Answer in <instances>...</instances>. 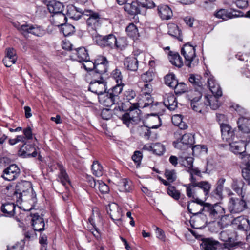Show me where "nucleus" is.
<instances>
[{"instance_id":"obj_37","label":"nucleus","mask_w":250,"mask_h":250,"mask_svg":"<svg viewBox=\"0 0 250 250\" xmlns=\"http://www.w3.org/2000/svg\"><path fill=\"white\" fill-rule=\"evenodd\" d=\"M164 104L170 110H174L177 107V101L173 94L167 95L163 102Z\"/></svg>"},{"instance_id":"obj_15","label":"nucleus","mask_w":250,"mask_h":250,"mask_svg":"<svg viewBox=\"0 0 250 250\" xmlns=\"http://www.w3.org/2000/svg\"><path fill=\"white\" fill-rule=\"evenodd\" d=\"M21 173V170L16 164H11L5 168L1 177L7 181H13L17 179Z\"/></svg>"},{"instance_id":"obj_32","label":"nucleus","mask_w":250,"mask_h":250,"mask_svg":"<svg viewBox=\"0 0 250 250\" xmlns=\"http://www.w3.org/2000/svg\"><path fill=\"white\" fill-rule=\"evenodd\" d=\"M83 13L84 10L73 5H68L67 6V16L72 19L79 20L82 16H84Z\"/></svg>"},{"instance_id":"obj_5","label":"nucleus","mask_w":250,"mask_h":250,"mask_svg":"<svg viewBox=\"0 0 250 250\" xmlns=\"http://www.w3.org/2000/svg\"><path fill=\"white\" fill-rule=\"evenodd\" d=\"M181 54L185 58V63L187 67H192L197 63V62L195 61V47L189 43L185 44L182 48Z\"/></svg>"},{"instance_id":"obj_35","label":"nucleus","mask_w":250,"mask_h":250,"mask_svg":"<svg viewBox=\"0 0 250 250\" xmlns=\"http://www.w3.org/2000/svg\"><path fill=\"white\" fill-rule=\"evenodd\" d=\"M220 96H216L212 95L205 96V104L209 106L213 110L217 109L220 106V103L218 101V98Z\"/></svg>"},{"instance_id":"obj_33","label":"nucleus","mask_w":250,"mask_h":250,"mask_svg":"<svg viewBox=\"0 0 250 250\" xmlns=\"http://www.w3.org/2000/svg\"><path fill=\"white\" fill-rule=\"evenodd\" d=\"M90 186L95 188H98L102 194H107L109 192V187L102 181H96L93 178L89 180Z\"/></svg>"},{"instance_id":"obj_34","label":"nucleus","mask_w":250,"mask_h":250,"mask_svg":"<svg viewBox=\"0 0 250 250\" xmlns=\"http://www.w3.org/2000/svg\"><path fill=\"white\" fill-rule=\"evenodd\" d=\"M208 86L212 95L221 96L222 92L219 85L215 82L213 77H209L208 78Z\"/></svg>"},{"instance_id":"obj_62","label":"nucleus","mask_w":250,"mask_h":250,"mask_svg":"<svg viewBox=\"0 0 250 250\" xmlns=\"http://www.w3.org/2000/svg\"><path fill=\"white\" fill-rule=\"evenodd\" d=\"M136 93L135 91L132 89H128L127 91H126V104H128L130 102H137L135 99Z\"/></svg>"},{"instance_id":"obj_58","label":"nucleus","mask_w":250,"mask_h":250,"mask_svg":"<svg viewBox=\"0 0 250 250\" xmlns=\"http://www.w3.org/2000/svg\"><path fill=\"white\" fill-rule=\"evenodd\" d=\"M62 26V31L65 36H69L74 31V27L71 24L60 23Z\"/></svg>"},{"instance_id":"obj_40","label":"nucleus","mask_w":250,"mask_h":250,"mask_svg":"<svg viewBox=\"0 0 250 250\" xmlns=\"http://www.w3.org/2000/svg\"><path fill=\"white\" fill-rule=\"evenodd\" d=\"M73 53L77 56V60L81 62L89 59L87 50L83 47L75 48Z\"/></svg>"},{"instance_id":"obj_44","label":"nucleus","mask_w":250,"mask_h":250,"mask_svg":"<svg viewBox=\"0 0 250 250\" xmlns=\"http://www.w3.org/2000/svg\"><path fill=\"white\" fill-rule=\"evenodd\" d=\"M168 34L172 37L182 40L181 31L178 26L175 24H171L168 26Z\"/></svg>"},{"instance_id":"obj_11","label":"nucleus","mask_w":250,"mask_h":250,"mask_svg":"<svg viewBox=\"0 0 250 250\" xmlns=\"http://www.w3.org/2000/svg\"><path fill=\"white\" fill-rule=\"evenodd\" d=\"M246 198H231L229 204V208L231 213H237L243 211L246 208Z\"/></svg>"},{"instance_id":"obj_22","label":"nucleus","mask_w":250,"mask_h":250,"mask_svg":"<svg viewBox=\"0 0 250 250\" xmlns=\"http://www.w3.org/2000/svg\"><path fill=\"white\" fill-rule=\"evenodd\" d=\"M23 135H19L16 138L9 139V143L11 145H14L20 142L25 143H27V140L31 139L33 137L32 129L29 126L23 129Z\"/></svg>"},{"instance_id":"obj_57","label":"nucleus","mask_w":250,"mask_h":250,"mask_svg":"<svg viewBox=\"0 0 250 250\" xmlns=\"http://www.w3.org/2000/svg\"><path fill=\"white\" fill-rule=\"evenodd\" d=\"M225 181L226 179L225 178H220L217 182V186L214 192L219 197L222 196L224 184Z\"/></svg>"},{"instance_id":"obj_7","label":"nucleus","mask_w":250,"mask_h":250,"mask_svg":"<svg viewBox=\"0 0 250 250\" xmlns=\"http://www.w3.org/2000/svg\"><path fill=\"white\" fill-rule=\"evenodd\" d=\"M239 130L237 134L242 135V138H245V141L250 140V118L246 116L240 117L238 121Z\"/></svg>"},{"instance_id":"obj_55","label":"nucleus","mask_w":250,"mask_h":250,"mask_svg":"<svg viewBox=\"0 0 250 250\" xmlns=\"http://www.w3.org/2000/svg\"><path fill=\"white\" fill-rule=\"evenodd\" d=\"M139 132L141 136L147 140L149 139L151 133L150 128L146 126H141L140 127Z\"/></svg>"},{"instance_id":"obj_10","label":"nucleus","mask_w":250,"mask_h":250,"mask_svg":"<svg viewBox=\"0 0 250 250\" xmlns=\"http://www.w3.org/2000/svg\"><path fill=\"white\" fill-rule=\"evenodd\" d=\"M205 212H207L213 219L219 218L225 213L224 208L218 204H211L208 203H205Z\"/></svg>"},{"instance_id":"obj_46","label":"nucleus","mask_w":250,"mask_h":250,"mask_svg":"<svg viewBox=\"0 0 250 250\" xmlns=\"http://www.w3.org/2000/svg\"><path fill=\"white\" fill-rule=\"evenodd\" d=\"M147 149L158 155H163L165 150L164 146L160 143L152 144Z\"/></svg>"},{"instance_id":"obj_63","label":"nucleus","mask_w":250,"mask_h":250,"mask_svg":"<svg viewBox=\"0 0 250 250\" xmlns=\"http://www.w3.org/2000/svg\"><path fill=\"white\" fill-rule=\"evenodd\" d=\"M154 73L152 71H147L141 75L142 80L145 82H150L153 79Z\"/></svg>"},{"instance_id":"obj_54","label":"nucleus","mask_w":250,"mask_h":250,"mask_svg":"<svg viewBox=\"0 0 250 250\" xmlns=\"http://www.w3.org/2000/svg\"><path fill=\"white\" fill-rule=\"evenodd\" d=\"M173 88L176 94H182L188 90V87L187 85L184 83H178L177 80L176 84H175Z\"/></svg>"},{"instance_id":"obj_8","label":"nucleus","mask_w":250,"mask_h":250,"mask_svg":"<svg viewBox=\"0 0 250 250\" xmlns=\"http://www.w3.org/2000/svg\"><path fill=\"white\" fill-rule=\"evenodd\" d=\"M191 198L192 200L189 202L188 205L189 212L192 215H194L201 214L203 211L205 212L206 203L198 197H195Z\"/></svg>"},{"instance_id":"obj_31","label":"nucleus","mask_w":250,"mask_h":250,"mask_svg":"<svg viewBox=\"0 0 250 250\" xmlns=\"http://www.w3.org/2000/svg\"><path fill=\"white\" fill-rule=\"evenodd\" d=\"M219 245L218 241L208 238L202 239L200 245L202 250H216Z\"/></svg>"},{"instance_id":"obj_6","label":"nucleus","mask_w":250,"mask_h":250,"mask_svg":"<svg viewBox=\"0 0 250 250\" xmlns=\"http://www.w3.org/2000/svg\"><path fill=\"white\" fill-rule=\"evenodd\" d=\"M32 183L27 181L21 180L18 182L15 186L14 195L16 196L17 200H22V197L26 195V193L30 191L32 192V196L34 197V194L32 189Z\"/></svg>"},{"instance_id":"obj_49","label":"nucleus","mask_w":250,"mask_h":250,"mask_svg":"<svg viewBox=\"0 0 250 250\" xmlns=\"http://www.w3.org/2000/svg\"><path fill=\"white\" fill-rule=\"evenodd\" d=\"M93 174L96 177H100L103 174V167L97 161L93 162L91 166Z\"/></svg>"},{"instance_id":"obj_50","label":"nucleus","mask_w":250,"mask_h":250,"mask_svg":"<svg viewBox=\"0 0 250 250\" xmlns=\"http://www.w3.org/2000/svg\"><path fill=\"white\" fill-rule=\"evenodd\" d=\"M126 32L128 36L131 38H137L138 35V29L134 24L131 23L126 27Z\"/></svg>"},{"instance_id":"obj_56","label":"nucleus","mask_w":250,"mask_h":250,"mask_svg":"<svg viewBox=\"0 0 250 250\" xmlns=\"http://www.w3.org/2000/svg\"><path fill=\"white\" fill-rule=\"evenodd\" d=\"M164 79L166 84L171 88H173L177 80L175 79V75L173 74L167 75L165 77Z\"/></svg>"},{"instance_id":"obj_53","label":"nucleus","mask_w":250,"mask_h":250,"mask_svg":"<svg viewBox=\"0 0 250 250\" xmlns=\"http://www.w3.org/2000/svg\"><path fill=\"white\" fill-rule=\"evenodd\" d=\"M191 146L192 154L194 156H197L203 152H207V147L205 145H197Z\"/></svg>"},{"instance_id":"obj_38","label":"nucleus","mask_w":250,"mask_h":250,"mask_svg":"<svg viewBox=\"0 0 250 250\" xmlns=\"http://www.w3.org/2000/svg\"><path fill=\"white\" fill-rule=\"evenodd\" d=\"M168 57L170 62L173 65L179 68L183 66L182 59L178 52L170 51L168 54Z\"/></svg>"},{"instance_id":"obj_13","label":"nucleus","mask_w":250,"mask_h":250,"mask_svg":"<svg viewBox=\"0 0 250 250\" xmlns=\"http://www.w3.org/2000/svg\"><path fill=\"white\" fill-rule=\"evenodd\" d=\"M242 135L237 134L236 139L231 142L229 144L231 150L235 154H241L245 151L247 143L250 141H245Z\"/></svg>"},{"instance_id":"obj_61","label":"nucleus","mask_w":250,"mask_h":250,"mask_svg":"<svg viewBox=\"0 0 250 250\" xmlns=\"http://www.w3.org/2000/svg\"><path fill=\"white\" fill-rule=\"evenodd\" d=\"M131 158L132 160L136 164L137 167H138L140 166L142 159L143 158V154L142 152L138 150L135 151Z\"/></svg>"},{"instance_id":"obj_9","label":"nucleus","mask_w":250,"mask_h":250,"mask_svg":"<svg viewBox=\"0 0 250 250\" xmlns=\"http://www.w3.org/2000/svg\"><path fill=\"white\" fill-rule=\"evenodd\" d=\"M88 221L94 228V229L91 231V233L97 239H99L101 237V234L98 230L97 225L102 224V221L98 208H95L92 209V214Z\"/></svg>"},{"instance_id":"obj_60","label":"nucleus","mask_w":250,"mask_h":250,"mask_svg":"<svg viewBox=\"0 0 250 250\" xmlns=\"http://www.w3.org/2000/svg\"><path fill=\"white\" fill-rule=\"evenodd\" d=\"M165 176L167 180L171 183L175 181L177 178L176 173L174 170H166Z\"/></svg>"},{"instance_id":"obj_41","label":"nucleus","mask_w":250,"mask_h":250,"mask_svg":"<svg viewBox=\"0 0 250 250\" xmlns=\"http://www.w3.org/2000/svg\"><path fill=\"white\" fill-rule=\"evenodd\" d=\"M244 183L242 180H238L237 179H233V183L232 184V188L238 195L241 197L244 198L245 196V192L244 191L243 187Z\"/></svg>"},{"instance_id":"obj_2","label":"nucleus","mask_w":250,"mask_h":250,"mask_svg":"<svg viewBox=\"0 0 250 250\" xmlns=\"http://www.w3.org/2000/svg\"><path fill=\"white\" fill-rule=\"evenodd\" d=\"M124 84L122 83H117V84L114 86L111 89H109L110 94L115 99L117 98L116 104L117 106L114 108L115 114L120 119H121L123 124H125V99L124 95L121 97L119 96L122 91Z\"/></svg>"},{"instance_id":"obj_39","label":"nucleus","mask_w":250,"mask_h":250,"mask_svg":"<svg viewBox=\"0 0 250 250\" xmlns=\"http://www.w3.org/2000/svg\"><path fill=\"white\" fill-rule=\"evenodd\" d=\"M199 95L198 97L194 98L191 100V106L194 111L201 113L206 108L207 105L205 104V100L204 104L199 103L201 97L200 93H199Z\"/></svg>"},{"instance_id":"obj_23","label":"nucleus","mask_w":250,"mask_h":250,"mask_svg":"<svg viewBox=\"0 0 250 250\" xmlns=\"http://www.w3.org/2000/svg\"><path fill=\"white\" fill-rule=\"evenodd\" d=\"M106 82L104 80L100 81H91L90 83L88 90L93 93L98 95L104 93L106 92Z\"/></svg>"},{"instance_id":"obj_27","label":"nucleus","mask_w":250,"mask_h":250,"mask_svg":"<svg viewBox=\"0 0 250 250\" xmlns=\"http://www.w3.org/2000/svg\"><path fill=\"white\" fill-rule=\"evenodd\" d=\"M129 2H131V3L127 2L126 4V5L127 4L126 6V11L129 14L136 16L138 14H144L146 13V11L141 9L136 0L135 1L131 0V1Z\"/></svg>"},{"instance_id":"obj_51","label":"nucleus","mask_w":250,"mask_h":250,"mask_svg":"<svg viewBox=\"0 0 250 250\" xmlns=\"http://www.w3.org/2000/svg\"><path fill=\"white\" fill-rule=\"evenodd\" d=\"M142 9L146 11V9L152 8L155 4L151 0H136Z\"/></svg>"},{"instance_id":"obj_52","label":"nucleus","mask_w":250,"mask_h":250,"mask_svg":"<svg viewBox=\"0 0 250 250\" xmlns=\"http://www.w3.org/2000/svg\"><path fill=\"white\" fill-rule=\"evenodd\" d=\"M126 61L128 63L127 66L128 70L134 71L137 70L138 62L135 57L127 58Z\"/></svg>"},{"instance_id":"obj_3","label":"nucleus","mask_w":250,"mask_h":250,"mask_svg":"<svg viewBox=\"0 0 250 250\" xmlns=\"http://www.w3.org/2000/svg\"><path fill=\"white\" fill-rule=\"evenodd\" d=\"M126 107L128 109L126 110V125L129 127V124H136L140 120L139 109V104L137 102H130L126 104Z\"/></svg>"},{"instance_id":"obj_20","label":"nucleus","mask_w":250,"mask_h":250,"mask_svg":"<svg viewBox=\"0 0 250 250\" xmlns=\"http://www.w3.org/2000/svg\"><path fill=\"white\" fill-rule=\"evenodd\" d=\"M221 131L223 139L229 144L236 139L237 131L232 129L229 125H223Z\"/></svg>"},{"instance_id":"obj_28","label":"nucleus","mask_w":250,"mask_h":250,"mask_svg":"<svg viewBox=\"0 0 250 250\" xmlns=\"http://www.w3.org/2000/svg\"><path fill=\"white\" fill-rule=\"evenodd\" d=\"M99 102L104 106L110 107L116 101L115 98L110 94V90L100 94L98 96Z\"/></svg>"},{"instance_id":"obj_30","label":"nucleus","mask_w":250,"mask_h":250,"mask_svg":"<svg viewBox=\"0 0 250 250\" xmlns=\"http://www.w3.org/2000/svg\"><path fill=\"white\" fill-rule=\"evenodd\" d=\"M17 59L16 51L13 48L6 49V55L3 59V62L6 67H9L14 64Z\"/></svg>"},{"instance_id":"obj_24","label":"nucleus","mask_w":250,"mask_h":250,"mask_svg":"<svg viewBox=\"0 0 250 250\" xmlns=\"http://www.w3.org/2000/svg\"><path fill=\"white\" fill-rule=\"evenodd\" d=\"M32 226L35 231L41 232L45 229V222L43 218L38 213L31 214Z\"/></svg>"},{"instance_id":"obj_16","label":"nucleus","mask_w":250,"mask_h":250,"mask_svg":"<svg viewBox=\"0 0 250 250\" xmlns=\"http://www.w3.org/2000/svg\"><path fill=\"white\" fill-rule=\"evenodd\" d=\"M47 8L50 13L57 14L56 19L61 18L66 21V17L65 14L62 13L64 6L60 2L53 0L49 1L47 4Z\"/></svg>"},{"instance_id":"obj_29","label":"nucleus","mask_w":250,"mask_h":250,"mask_svg":"<svg viewBox=\"0 0 250 250\" xmlns=\"http://www.w3.org/2000/svg\"><path fill=\"white\" fill-rule=\"evenodd\" d=\"M231 223L237 225L238 229L240 230L248 231L250 230L249 220L243 216L234 218Z\"/></svg>"},{"instance_id":"obj_14","label":"nucleus","mask_w":250,"mask_h":250,"mask_svg":"<svg viewBox=\"0 0 250 250\" xmlns=\"http://www.w3.org/2000/svg\"><path fill=\"white\" fill-rule=\"evenodd\" d=\"M84 16L89 17L86 20V24L88 26L92 29H95L101 24V18L98 13L94 12L91 10H84Z\"/></svg>"},{"instance_id":"obj_1","label":"nucleus","mask_w":250,"mask_h":250,"mask_svg":"<svg viewBox=\"0 0 250 250\" xmlns=\"http://www.w3.org/2000/svg\"><path fill=\"white\" fill-rule=\"evenodd\" d=\"M186 188L187 195L189 198H205L208 195L211 188V185L207 181H201L193 185H184Z\"/></svg>"},{"instance_id":"obj_59","label":"nucleus","mask_w":250,"mask_h":250,"mask_svg":"<svg viewBox=\"0 0 250 250\" xmlns=\"http://www.w3.org/2000/svg\"><path fill=\"white\" fill-rule=\"evenodd\" d=\"M115 183L117 186V189L120 192H124L125 190V179L121 178L116 176L115 179Z\"/></svg>"},{"instance_id":"obj_48","label":"nucleus","mask_w":250,"mask_h":250,"mask_svg":"<svg viewBox=\"0 0 250 250\" xmlns=\"http://www.w3.org/2000/svg\"><path fill=\"white\" fill-rule=\"evenodd\" d=\"M167 194L176 201H178L181 197V192L177 190L174 186H169L167 188Z\"/></svg>"},{"instance_id":"obj_25","label":"nucleus","mask_w":250,"mask_h":250,"mask_svg":"<svg viewBox=\"0 0 250 250\" xmlns=\"http://www.w3.org/2000/svg\"><path fill=\"white\" fill-rule=\"evenodd\" d=\"M207 223L206 215L203 213L192 215L190 223L193 228L198 229L205 226Z\"/></svg>"},{"instance_id":"obj_42","label":"nucleus","mask_w":250,"mask_h":250,"mask_svg":"<svg viewBox=\"0 0 250 250\" xmlns=\"http://www.w3.org/2000/svg\"><path fill=\"white\" fill-rule=\"evenodd\" d=\"M16 205L12 203H7L2 204L1 207V210L5 216L12 217L15 214Z\"/></svg>"},{"instance_id":"obj_64","label":"nucleus","mask_w":250,"mask_h":250,"mask_svg":"<svg viewBox=\"0 0 250 250\" xmlns=\"http://www.w3.org/2000/svg\"><path fill=\"white\" fill-rule=\"evenodd\" d=\"M242 175L245 180L250 185V168L246 166L245 167L242 169Z\"/></svg>"},{"instance_id":"obj_19","label":"nucleus","mask_w":250,"mask_h":250,"mask_svg":"<svg viewBox=\"0 0 250 250\" xmlns=\"http://www.w3.org/2000/svg\"><path fill=\"white\" fill-rule=\"evenodd\" d=\"M106 210L112 219L119 222L122 220V211L118 204L113 202L109 204L106 207Z\"/></svg>"},{"instance_id":"obj_26","label":"nucleus","mask_w":250,"mask_h":250,"mask_svg":"<svg viewBox=\"0 0 250 250\" xmlns=\"http://www.w3.org/2000/svg\"><path fill=\"white\" fill-rule=\"evenodd\" d=\"M108 64V62L105 57L99 56L95 60L94 70L100 74L104 75L107 70Z\"/></svg>"},{"instance_id":"obj_47","label":"nucleus","mask_w":250,"mask_h":250,"mask_svg":"<svg viewBox=\"0 0 250 250\" xmlns=\"http://www.w3.org/2000/svg\"><path fill=\"white\" fill-rule=\"evenodd\" d=\"M189 82L195 88H202L203 85L200 76L195 74H190L188 78Z\"/></svg>"},{"instance_id":"obj_45","label":"nucleus","mask_w":250,"mask_h":250,"mask_svg":"<svg viewBox=\"0 0 250 250\" xmlns=\"http://www.w3.org/2000/svg\"><path fill=\"white\" fill-rule=\"evenodd\" d=\"M142 91L143 92V94H145L146 96L147 95V100L148 101L147 103H146L144 104V107H147L149 105V104H151L152 103V100L150 98V93L152 91V86L151 84L149 83H146L144 84V87L142 88Z\"/></svg>"},{"instance_id":"obj_21","label":"nucleus","mask_w":250,"mask_h":250,"mask_svg":"<svg viewBox=\"0 0 250 250\" xmlns=\"http://www.w3.org/2000/svg\"><path fill=\"white\" fill-rule=\"evenodd\" d=\"M176 140L173 142L175 147L179 148L180 144L185 145L188 146H191L195 143L194 136L191 133H186L183 135L181 137H176Z\"/></svg>"},{"instance_id":"obj_17","label":"nucleus","mask_w":250,"mask_h":250,"mask_svg":"<svg viewBox=\"0 0 250 250\" xmlns=\"http://www.w3.org/2000/svg\"><path fill=\"white\" fill-rule=\"evenodd\" d=\"M20 148L18 150V155L23 158L35 157L37 156V152L34 145H28L27 143L19 144Z\"/></svg>"},{"instance_id":"obj_4","label":"nucleus","mask_w":250,"mask_h":250,"mask_svg":"<svg viewBox=\"0 0 250 250\" xmlns=\"http://www.w3.org/2000/svg\"><path fill=\"white\" fill-rule=\"evenodd\" d=\"M94 40L96 44L101 47H109L111 48L116 47L122 50L123 46L119 44V42L112 34L106 36L97 35L95 36Z\"/></svg>"},{"instance_id":"obj_36","label":"nucleus","mask_w":250,"mask_h":250,"mask_svg":"<svg viewBox=\"0 0 250 250\" xmlns=\"http://www.w3.org/2000/svg\"><path fill=\"white\" fill-rule=\"evenodd\" d=\"M158 13L162 20H169L173 16V13L169 7L166 5L158 6Z\"/></svg>"},{"instance_id":"obj_12","label":"nucleus","mask_w":250,"mask_h":250,"mask_svg":"<svg viewBox=\"0 0 250 250\" xmlns=\"http://www.w3.org/2000/svg\"><path fill=\"white\" fill-rule=\"evenodd\" d=\"M60 173L58 177L60 181H58L55 183L54 189L57 192H60V188H67V186L70 185V181L66 170L62 166H59Z\"/></svg>"},{"instance_id":"obj_18","label":"nucleus","mask_w":250,"mask_h":250,"mask_svg":"<svg viewBox=\"0 0 250 250\" xmlns=\"http://www.w3.org/2000/svg\"><path fill=\"white\" fill-rule=\"evenodd\" d=\"M235 234L230 230L222 231L219 233V238L220 240L224 242L225 246L227 248H233L237 244L235 241Z\"/></svg>"},{"instance_id":"obj_43","label":"nucleus","mask_w":250,"mask_h":250,"mask_svg":"<svg viewBox=\"0 0 250 250\" xmlns=\"http://www.w3.org/2000/svg\"><path fill=\"white\" fill-rule=\"evenodd\" d=\"M215 17L221 19L223 21H227L228 19L234 17V15L230 11L225 9H221L214 13Z\"/></svg>"}]
</instances>
